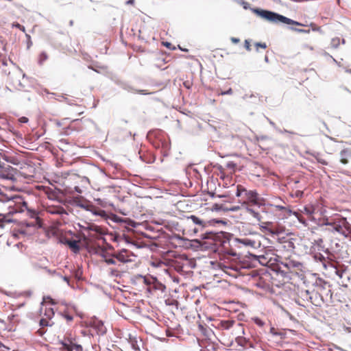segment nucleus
I'll use <instances>...</instances> for the list:
<instances>
[{
	"label": "nucleus",
	"mask_w": 351,
	"mask_h": 351,
	"mask_svg": "<svg viewBox=\"0 0 351 351\" xmlns=\"http://www.w3.org/2000/svg\"><path fill=\"white\" fill-rule=\"evenodd\" d=\"M322 224L331 226L332 230L343 235L351 241V224L346 218L339 214H335L322 219Z\"/></svg>",
	"instance_id": "1"
},
{
	"label": "nucleus",
	"mask_w": 351,
	"mask_h": 351,
	"mask_svg": "<svg viewBox=\"0 0 351 351\" xmlns=\"http://www.w3.org/2000/svg\"><path fill=\"white\" fill-rule=\"evenodd\" d=\"M278 254H276L275 251L272 249L265 248L263 252L261 254H250L253 261H257L260 265L273 267L279 266V261L282 258V253L281 250H276Z\"/></svg>",
	"instance_id": "2"
},
{
	"label": "nucleus",
	"mask_w": 351,
	"mask_h": 351,
	"mask_svg": "<svg viewBox=\"0 0 351 351\" xmlns=\"http://www.w3.org/2000/svg\"><path fill=\"white\" fill-rule=\"evenodd\" d=\"M252 11L261 16V18L266 19L272 23H282L287 25H295L298 26H306V25L299 23L298 21H293L289 18H287L285 16L280 15L278 13H275L268 10H261L258 8H252Z\"/></svg>",
	"instance_id": "3"
},
{
	"label": "nucleus",
	"mask_w": 351,
	"mask_h": 351,
	"mask_svg": "<svg viewBox=\"0 0 351 351\" xmlns=\"http://www.w3.org/2000/svg\"><path fill=\"white\" fill-rule=\"evenodd\" d=\"M237 197H239V202L243 204L250 203L253 205L259 204L258 195L255 191H247L242 185H237Z\"/></svg>",
	"instance_id": "4"
},
{
	"label": "nucleus",
	"mask_w": 351,
	"mask_h": 351,
	"mask_svg": "<svg viewBox=\"0 0 351 351\" xmlns=\"http://www.w3.org/2000/svg\"><path fill=\"white\" fill-rule=\"evenodd\" d=\"M261 236L258 233H251L247 236H242L235 239L239 247H245L251 249H258L261 247Z\"/></svg>",
	"instance_id": "5"
},
{
	"label": "nucleus",
	"mask_w": 351,
	"mask_h": 351,
	"mask_svg": "<svg viewBox=\"0 0 351 351\" xmlns=\"http://www.w3.org/2000/svg\"><path fill=\"white\" fill-rule=\"evenodd\" d=\"M21 176L24 178H28L29 176L19 171L8 165H0V178L3 180L16 181Z\"/></svg>",
	"instance_id": "6"
},
{
	"label": "nucleus",
	"mask_w": 351,
	"mask_h": 351,
	"mask_svg": "<svg viewBox=\"0 0 351 351\" xmlns=\"http://www.w3.org/2000/svg\"><path fill=\"white\" fill-rule=\"evenodd\" d=\"M291 256H289L283 255L282 258H280V261H279V266L278 269H280L282 267L280 265H282L285 268L287 269L285 272H290L292 274H298L299 271H302V265L295 261H293L291 258Z\"/></svg>",
	"instance_id": "7"
},
{
	"label": "nucleus",
	"mask_w": 351,
	"mask_h": 351,
	"mask_svg": "<svg viewBox=\"0 0 351 351\" xmlns=\"http://www.w3.org/2000/svg\"><path fill=\"white\" fill-rule=\"evenodd\" d=\"M114 253L115 254V258L117 259L119 264H125L134 261L135 256L129 250L123 249Z\"/></svg>",
	"instance_id": "8"
},
{
	"label": "nucleus",
	"mask_w": 351,
	"mask_h": 351,
	"mask_svg": "<svg viewBox=\"0 0 351 351\" xmlns=\"http://www.w3.org/2000/svg\"><path fill=\"white\" fill-rule=\"evenodd\" d=\"M96 253L101 257L102 261L107 265H117L118 267L121 266V264H119L117 259L115 258L114 253L109 254L104 249L101 247H98V249H97Z\"/></svg>",
	"instance_id": "9"
},
{
	"label": "nucleus",
	"mask_w": 351,
	"mask_h": 351,
	"mask_svg": "<svg viewBox=\"0 0 351 351\" xmlns=\"http://www.w3.org/2000/svg\"><path fill=\"white\" fill-rule=\"evenodd\" d=\"M60 243L68 245L69 249L74 253H78L80 250L81 241L80 239H74L67 237H61L60 238Z\"/></svg>",
	"instance_id": "10"
},
{
	"label": "nucleus",
	"mask_w": 351,
	"mask_h": 351,
	"mask_svg": "<svg viewBox=\"0 0 351 351\" xmlns=\"http://www.w3.org/2000/svg\"><path fill=\"white\" fill-rule=\"evenodd\" d=\"M47 213L51 215H60V219L64 221V217L68 215V213L64 208L60 206H49L46 208ZM60 220V219H57Z\"/></svg>",
	"instance_id": "11"
},
{
	"label": "nucleus",
	"mask_w": 351,
	"mask_h": 351,
	"mask_svg": "<svg viewBox=\"0 0 351 351\" xmlns=\"http://www.w3.org/2000/svg\"><path fill=\"white\" fill-rule=\"evenodd\" d=\"M295 248L294 243L289 240H285L281 243L278 250H281L283 255L291 256Z\"/></svg>",
	"instance_id": "12"
},
{
	"label": "nucleus",
	"mask_w": 351,
	"mask_h": 351,
	"mask_svg": "<svg viewBox=\"0 0 351 351\" xmlns=\"http://www.w3.org/2000/svg\"><path fill=\"white\" fill-rule=\"evenodd\" d=\"M86 230L89 232V235L96 237L97 235H102L105 234L104 228L95 224H89Z\"/></svg>",
	"instance_id": "13"
},
{
	"label": "nucleus",
	"mask_w": 351,
	"mask_h": 351,
	"mask_svg": "<svg viewBox=\"0 0 351 351\" xmlns=\"http://www.w3.org/2000/svg\"><path fill=\"white\" fill-rule=\"evenodd\" d=\"M236 342L237 343L238 345L245 349L253 348L252 341L244 337H237L236 338Z\"/></svg>",
	"instance_id": "14"
},
{
	"label": "nucleus",
	"mask_w": 351,
	"mask_h": 351,
	"mask_svg": "<svg viewBox=\"0 0 351 351\" xmlns=\"http://www.w3.org/2000/svg\"><path fill=\"white\" fill-rule=\"evenodd\" d=\"M340 162L346 165L351 160V149H345L340 152Z\"/></svg>",
	"instance_id": "15"
},
{
	"label": "nucleus",
	"mask_w": 351,
	"mask_h": 351,
	"mask_svg": "<svg viewBox=\"0 0 351 351\" xmlns=\"http://www.w3.org/2000/svg\"><path fill=\"white\" fill-rule=\"evenodd\" d=\"M90 212H91L95 215L101 217L103 219H106L108 217V215L105 210L100 209L93 204L92 206H90Z\"/></svg>",
	"instance_id": "16"
},
{
	"label": "nucleus",
	"mask_w": 351,
	"mask_h": 351,
	"mask_svg": "<svg viewBox=\"0 0 351 351\" xmlns=\"http://www.w3.org/2000/svg\"><path fill=\"white\" fill-rule=\"evenodd\" d=\"M72 343H73V338L72 337L66 338V339H64V341H62L61 342V344L63 346V349L66 351H73Z\"/></svg>",
	"instance_id": "17"
},
{
	"label": "nucleus",
	"mask_w": 351,
	"mask_h": 351,
	"mask_svg": "<svg viewBox=\"0 0 351 351\" xmlns=\"http://www.w3.org/2000/svg\"><path fill=\"white\" fill-rule=\"evenodd\" d=\"M128 341L134 350L140 351L141 348L138 344V338L136 337L130 335Z\"/></svg>",
	"instance_id": "18"
},
{
	"label": "nucleus",
	"mask_w": 351,
	"mask_h": 351,
	"mask_svg": "<svg viewBox=\"0 0 351 351\" xmlns=\"http://www.w3.org/2000/svg\"><path fill=\"white\" fill-rule=\"evenodd\" d=\"M235 324L234 321L232 320H223L220 322L219 325L221 328L223 330H228Z\"/></svg>",
	"instance_id": "19"
},
{
	"label": "nucleus",
	"mask_w": 351,
	"mask_h": 351,
	"mask_svg": "<svg viewBox=\"0 0 351 351\" xmlns=\"http://www.w3.org/2000/svg\"><path fill=\"white\" fill-rule=\"evenodd\" d=\"M275 208L278 210L282 211L284 213V216L285 217L290 216L291 214V209L289 208V206L287 207V206H280V205H276Z\"/></svg>",
	"instance_id": "20"
},
{
	"label": "nucleus",
	"mask_w": 351,
	"mask_h": 351,
	"mask_svg": "<svg viewBox=\"0 0 351 351\" xmlns=\"http://www.w3.org/2000/svg\"><path fill=\"white\" fill-rule=\"evenodd\" d=\"M160 289L164 290L165 287L160 282H159L156 278H152V289Z\"/></svg>",
	"instance_id": "21"
},
{
	"label": "nucleus",
	"mask_w": 351,
	"mask_h": 351,
	"mask_svg": "<svg viewBox=\"0 0 351 351\" xmlns=\"http://www.w3.org/2000/svg\"><path fill=\"white\" fill-rule=\"evenodd\" d=\"M143 278V282L148 286L147 287V290L149 291H151L152 290V277L151 278H147L146 276H143L142 277Z\"/></svg>",
	"instance_id": "22"
},
{
	"label": "nucleus",
	"mask_w": 351,
	"mask_h": 351,
	"mask_svg": "<svg viewBox=\"0 0 351 351\" xmlns=\"http://www.w3.org/2000/svg\"><path fill=\"white\" fill-rule=\"evenodd\" d=\"M79 206H80L81 208H84V209H85V210H88V211H90V206H93V204H91V203H90V202H88V201L84 200V201H82V202L79 204Z\"/></svg>",
	"instance_id": "23"
},
{
	"label": "nucleus",
	"mask_w": 351,
	"mask_h": 351,
	"mask_svg": "<svg viewBox=\"0 0 351 351\" xmlns=\"http://www.w3.org/2000/svg\"><path fill=\"white\" fill-rule=\"evenodd\" d=\"M188 218L191 219L194 223L202 226V227L204 226V222L199 219L195 215H191Z\"/></svg>",
	"instance_id": "24"
},
{
	"label": "nucleus",
	"mask_w": 351,
	"mask_h": 351,
	"mask_svg": "<svg viewBox=\"0 0 351 351\" xmlns=\"http://www.w3.org/2000/svg\"><path fill=\"white\" fill-rule=\"evenodd\" d=\"M48 59V55L46 52H41L38 56V63L43 64Z\"/></svg>",
	"instance_id": "25"
},
{
	"label": "nucleus",
	"mask_w": 351,
	"mask_h": 351,
	"mask_svg": "<svg viewBox=\"0 0 351 351\" xmlns=\"http://www.w3.org/2000/svg\"><path fill=\"white\" fill-rule=\"evenodd\" d=\"M54 311L52 308H46L45 315L47 319H51V318L53 316Z\"/></svg>",
	"instance_id": "26"
},
{
	"label": "nucleus",
	"mask_w": 351,
	"mask_h": 351,
	"mask_svg": "<svg viewBox=\"0 0 351 351\" xmlns=\"http://www.w3.org/2000/svg\"><path fill=\"white\" fill-rule=\"evenodd\" d=\"M50 319H47V318H42L40 320V325L42 326V327H45V326H51L53 324L50 323Z\"/></svg>",
	"instance_id": "27"
},
{
	"label": "nucleus",
	"mask_w": 351,
	"mask_h": 351,
	"mask_svg": "<svg viewBox=\"0 0 351 351\" xmlns=\"http://www.w3.org/2000/svg\"><path fill=\"white\" fill-rule=\"evenodd\" d=\"M75 338H73V343H72V348L73 350H75V351H83L82 346L80 344H77L75 342Z\"/></svg>",
	"instance_id": "28"
},
{
	"label": "nucleus",
	"mask_w": 351,
	"mask_h": 351,
	"mask_svg": "<svg viewBox=\"0 0 351 351\" xmlns=\"http://www.w3.org/2000/svg\"><path fill=\"white\" fill-rule=\"evenodd\" d=\"M341 43V39L338 37L333 38L331 40V45L333 47L337 48L339 46Z\"/></svg>",
	"instance_id": "29"
},
{
	"label": "nucleus",
	"mask_w": 351,
	"mask_h": 351,
	"mask_svg": "<svg viewBox=\"0 0 351 351\" xmlns=\"http://www.w3.org/2000/svg\"><path fill=\"white\" fill-rule=\"evenodd\" d=\"M110 274L113 277L121 276V271L118 269H110Z\"/></svg>",
	"instance_id": "30"
},
{
	"label": "nucleus",
	"mask_w": 351,
	"mask_h": 351,
	"mask_svg": "<svg viewBox=\"0 0 351 351\" xmlns=\"http://www.w3.org/2000/svg\"><path fill=\"white\" fill-rule=\"evenodd\" d=\"M254 46H255L256 50L257 51H259V48H261L263 49H265L267 48V47L265 43H256L254 44Z\"/></svg>",
	"instance_id": "31"
},
{
	"label": "nucleus",
	"mask_w": 351,
	"mask_h": 351,
	"mask_svg": "<svg viewBox=\"0 0 351 351\" xmlns=\"http://www.w3.org/2000/svg\"><path fill=\"white\" fill-rule=\"evenodd\" d=\"M254 323L256 325H258L259 326H261V327L265 325V322L263 320H261V319H259V318H255L254 319Z\"/></svg>",
	"instance_id": "32"
},
{
	"label": "nucleus",
	"mask_w": 351,
	"mask_h": 351,
	"mask_svg": "<svg viewBox=\"0 0 351 351\" xmlns=\"http://www.w3.org/2000/svg\"><path fill=\"white\" fill-rule=\"evenodd\" d=\"M304 213L306 214L309 217H311V215L313 213V210H312L311 208L305 207L304 208Z\"/></svg>",
	"instance_id": "33"
},
{
	"label": "nucleus",
	"mask_w": 351,
	"mask_h": 351,
	"mask_svg": "<svg viewBox=\"0 0 351 351\" xmlns=\"http://www.w3.org/2000/svg\"><path fill=\"white\" fill-rule=\"evenodd\" d=\"M245 48L247 51H250L252 50L251 49V45L250 43V41L248 40H245L244 43Z\"/></svg>",
	"instance_id": "34"
},
{
	"label": "nucleus",
	"mask_w": 351,
	"mask_h": 351,
	"mask_svg": "<svg viewBox=\"0 0 351 351\" xmlns=\"http://www.w3.org/2000/svg\"><path fill=\"white\" fill-rule=\"evenodd\" d=\"M162 45L164 46H165L166 47H167L168 49H171V50L176 49V47H172L171 43H170L169 42H162Z\"/></svg>",
	"instance_id": "35"
},
{
	"label": "nucleus",
	"mask_w": 351,
	"mask_h": 351,
	"mask_svg": "<svg viewBox=\"0 0 351 351\" xmlns=\"http://www.w3.org/2000/svg\"><path fill=\"white\" fill-rule=\"evenodd\" d=\"M233 93L232 89L230 88L226 91H221V93H219L218 95H232Z\"/></svg>",
	"instance_id": "36"
},
{
	"label": "nucleus",
	"mask_w": 351,
	"mask_h": 351,
	"mask_svg": "<svg viewBox=\"0 0 351 351\" xmlns=\"http://www.w3.org/2000/svg\"><path fill=\"white\" fill-rule=\"evenodd\" d=\"M62 315L67 322H71L73 319V317L68 313H64Z\"/></svg>",
	"instance_id": "37"
},
{
	"label": "nucleus",
	"mask_w": 351,
	"mask_h": 351,
	"mask_svg": "<svg viewBox=\"0 0 351 351\" xmlns=\"http://www.w3.org/2000/svg\"><path fill=\"white\" fill-rule=\"evenodd\" d=\"M291 29L293 31L298 32H302V33H306V34H308L310 32L309 29L306 30V29H297V28H293V27H291Z\"/></svg>",
	"instance_id": "38"
},
{
	"label": "nucleus",
	"mask_w": 351,
	"mask_h": 351,
	"mask_svg": "<svg viewBox=\"0 0 351 351\" xmlns=\"http://www.w3.org/2000/svg\"><path fill=\"white\" fill-rule=\"evenodd\" d=\"M13 26L16 27V28L19 29L20 30H21L23 32L25 31V27L21 25H20L18 23H14Z\"/></svg>",
	"instance_id": "39"
},
{
	"label": "nucleus",
	"mask_w": 351,
	"mask_h": 351,
	"mask_svg": "<svg viewBox=\"0 0 351 351\" xmlns=\"http://www.w3.org/2000/svg\"><path fill=\"white\" fill-rule=\"evenodd\" d=\"M226 167L228 168H230V169H234V168L236 167V165L233 162H229L227 163Z\"/></svg>",
	"instance_id": "40"
},
{
	"label": "nucleus",
	"mask_w": 351,
	"mask_h": 351,
	"mask_svg": "<svg viewBox=\"0 0 351 351\" xmlns=\"http://www.w3.org/2000/svg\"><path fill=\"white\" fill-rule=\"evenodd\" d=\"M217 237L218 236H217L215 234L210 232V233L207 234V236H206V238H207V239H210H210H215V238Z\"/></svg>",
	"instance_id": "41"
},
{
	"label": "nucleus",
	"mask_w": 351,
	"mask_h": 351,
	"mask_svg": "<svg viewBox=\"0 0 351 351\" xmlns=\"http://www.w3.org/2000/svg\"><path fill=\"white\" fill-rule=\"evenodd\" d=\"M249 212L256 218H258L259 216V214L257 212H255L252 209H248Z\"/></svg>",
	"instance_id": "42"
},
{
	"label": "nucleus",
	"mask_w": 351,
	"mask_h": 351,
	"mask_svg": "<svg viewBox=\"0 0 351 351\" xmlns=\"http://www.w3.org/2000/svg\"><path fill=\"white\" fill-rule=\"evenodd\" d=\"M0 351H9V348L0 343Z\"/></svg>",
	"instance_id": "43"
},
{
	"label": "nucleus",
	"mask_w": 351,
	"mask_h": 351,
	"mask_svg": "<svg viewBox=\"0 0 351 351\" xmlns=\"http://www.w3.org/2000/svg\"><path fill=\"white\" fill-rule=\"evenodd\" d=\"M230 40L232 41V43L234 44H237L240 42V39L239 38H234V37H232L230 38Z\"/></svg>",
	"instance_id": "44"
},
{
	"label": "nucleus",
	"mask_w": 351,
	"mask_h": 351,
	"mask_svg": "<svg viewBox=\"0 0 351 351\" xmlns=\"http://www.w3.org/2000/svg\"><path fill=\"white\" fill-rule=\"evenodd\" d=\"M242 5H243V8L245 10H247L250 8V4L247 2L243 1Z\"/></svg>",
	"instance_id": "45"
},
{
	"label": "nucleus",
	"mask_w": 351,
	"mask_h": 351,
	"mask_svg": "<svg viewBox=\"0 0 351 351\" xmlns=\"http://www.w3.org/2000/svg\"><path fill=\"white\" fill-rule=\"evenodd\" d=\"M19 121L21 123H27L28 121V119L25 117H22L19 119Z\"/></svg>",
	"instance_id": "46"
},
{
	"label": "nucleus",
	"mask_w": 351,
	"mask_h": 351,
	"mask_svg": "<svg viewBox=\"0 0 351 351\" xmlns=\"http://www.w3.org/2000/svg\"><path fill=\"white\" fill-rule=\"evenodd\" d=\"M310 26L312 27V29L314 30V31L315 30H318L319 29V27H317V25L315 23H311L310 24Z\"/></svg>",
	"instance_id": "47"
},
{
	"label": "nucleus",
	"mask_w": 351,
	"mask_h": 351,
	"mask_svg": "<svg viewBox=\"0 0 351 351\" xmlns=\"http://www.w3.org/2000/svg\"><path fill=\"white\" fill-rule=\"evenodd\" d=\"M74 189H75V191L76 192H77L78 193H82V190H81V189H80L79 186H75L74 187Z\"/></svg>",
	"instance_id": "48"
},
{
	"label": "nucleus",
	"mask_w": 351,
	"mask_h": 351,
	"mask_svg": "<svg viewBox=\"0 0 351 351\" xmlns=\"http://www.w3.org/2000/svg\"><path fill=\"white\" fill-rule=\"evenodd\" d=\"M202 351H216V350L213 347H212L211 349H209L208 348H205Z\"/></svg>",
	"instance_id": "49"
},
{
	"label": "nucleus",
	"mask_w": 351,
	"mask_h": 351,
	"mask_svg": "<svg viewBox=\"0 0 351 351\" xmlns=\"http://www.w3.org/2000/svg\"><path fill=\"white\" fill-rule=\"evenodd\" d=\"M95 201H97L99 205L104 206L103 201L101 199H99V198L95 199Z\"/></svg>",
	"instance_id": "50"
},
{
	"label": "nucleus",
	"mask_w": 351,
	"mask_h": 351,
	"mask_svg": "<svg viewBox=\"0 0 351 351\" xmlns=\"http://www.w3.org/2000/svg\"><path fill=\"white\" fill-rule=\"evenodd\" d=\"M134 2H135L134 0H128L126 3H127V4L133 5L134 3Z\"/></svg>",
	"instance_id": "51"
},
{
	"label": "nucleus",
	"mask_w": 351,
	"mask_h": 351,
	"mask_svg": "<svg viewBox=\"0 0 351 351\" xmlns=\"http://www.w3.org/2000/svg\"><path fill=\"white\" fill-rule=\"evenodd\" d=\"M271 332L274 335H276L277 333L275 332V328H271Z\"/></svg>",
	"instance_id": "52"
},
{
	"label": "nucleus",
	"mask_w": 351,
	"mask_h": 351,
	"mask_svg": "<svg viewBox=\"0 0 351 351\" xmlns=\"http://www.w3.org/2000/svg\"><path fill=\"white\" fill-rule=\"evenodd\" d=\"M319 162L323 165H327L326 162L325 160H319Z\"/></svg>",
	"instance_id": "53"
},
{
	"label": "nucleus",
	"mask_w": 351,
	"mask_h": 351,
	"mask_svg": "<svg viewBox=\"0 0 351 351\" xmlns=\"http://www.w3.org/2000/svg\"><path fill=\"white\" fill-rule=\"evenodd\" d=\"M1 62L2 63L3 65H6L7 64L6 60H1Z\"/></svg>",
	"instance_id": "54"
},
{
	"label": "nucleus",
	"mask_w": 351,
	"mask_h": 351,
	"mask_svg": "<svg viewBox=\"0 0 351 351\" xmlns=\"http://www.w3.org/2000/svg\"><path fill=\"white\" fill-rule=\"evenodd\" d=\"M4 206H2L1 207V208H0V211H1V212H5V210L4 208H3Z\"/></svg>",
	"instance_id": "55"
},
{
	"label": "nucleus",
	"mask_w": 351,
	"mask_h": 351,
	"mask_svg": "<svg viewBox=\"0 0 351 351\" xmlns=\"http://www.w3.org/2000/svg\"><path fill=\"white\" fill-rule=\"evenodd\" d=\"M238 209L237 207H232L231 208H230V210H237Z\"/></svg>",
	"instance_id": "56"
},
{
	"label": "nucleus",
	"mask_w": 351,
	"mask_h": 351,
	"mask_svg": "<svg viewBox=\"0 0 351 351\" xmlns=\"http://www.w3.org/2000/svg\"><path fill=\"white\" fill-rule=\"evenodd\" d=\"M8 204H9V205L8 206V208H11V207H12L11 204H12V202L9 201V202H8Z\"/></svg>",
	"instance_id": "57"
},
{
	"label": "nucleus",
	"mask_w": 351,
	"mask_h": 351,
	"mask_svg": "<svg viewBox=\"0 0 351 351\" xmlns=\"http://www.w3.org/2000/svg\"><path fill=\"white\" fill-rule=\"evenodd\" d=\"M23 207H25V208H27V203L23 202Z\"/></svg>",
	"instance_id": "58"
},
{
	"label": "nucleus",
	"mask_w": 351,
	"mask_h": 351,
	"mask_svg": "<svg viewBox=\"0 0 351 351\" xmlns=\"http://www.w3.org/2000/svg\"><path fill=\"white\" fill-rule=\"evenodd\" d=\"M38 332L39 333L40 335H42L43 334V332L41 330H38Z\"/></svg>",
	"instance_id": "59"
},
{
	"label": "nucleus",
	"mask_w": 351,
	"mask_h": 351,
	"mask_svg": "<svg viewBox=\"0 0 351 351\" xmlns=\"http://www.w3.org/2000/svg\"><path fill=\"white\" fill-rule=\"evenodd\" d=\"M181 49V51H187L186 49H184V48H180Z\"/></svg>",
	"instance_id": "60"
},
{
	"label": "nucleus",
	"mask_w": 351,
	"mask_h": 351,
	"mask_svg": "<svg viewBox=\"0 0 351 351\" xmlns=\"http://www.w3.org/2000/svg\"><path fill=\"white\" fill-rule=\"evenodd\" d=\"M181 49V51H187L186 49H184V48H180Z\"/></svg>",
	"instance_id": "61"
},
{
	"label": "nucleus",
	"mask_w": 351,
	"mask_h": 351,
	"mask_svg": "<svg viewBox=\"0 0 351 351\" xmlns=\"http://www.w3.org/2000/svg\"><path fill=\"white\" fill-rule=\"evenodd\" d=\"M199 327L201 328V329H203V326L202 325H199Z\"/></svg>",
	"instance_id": "62"
},
{
	"label": "nucleus",
	"mask_w": 351,
	"mask_h": 351,
	"mask_svg": "<svg viewBox=\"0 0 351 351\" xmlns=\"http://www.w3.org/2000/svg\"><path fill=\"white\" fill-rule=\"evenodd\" d=\"M140 92L143 93V94H146L145 93H144V90H141Z\"/></svg>",
	"instance_id": "63"
},
{
	"label": "nucleus",
	"mask_w": 351,
	"mask_h": 351,
	"mask_svg": "<svg viewBox=\"0 0 351 351\" xmlns=\"http://www.w3.org/2000/svg\"><path fill=\"white\" fill-rule=\"evenodd\" d=\"M238 326L241 328H242V325L241 324H238Z\"/></svg>",
	"instance_id": "64"
}]
</instances>
